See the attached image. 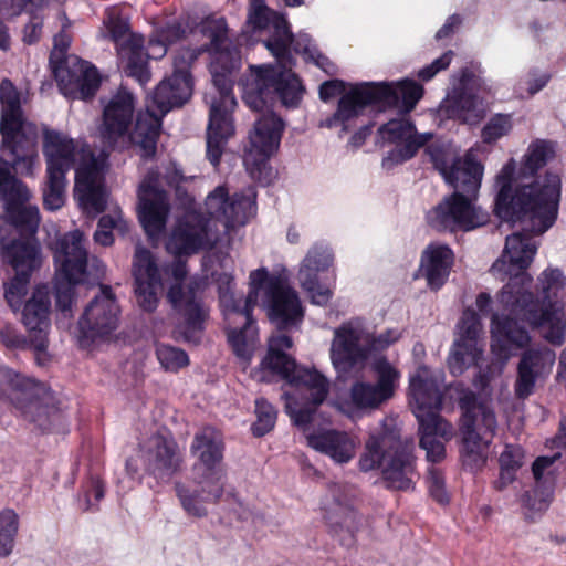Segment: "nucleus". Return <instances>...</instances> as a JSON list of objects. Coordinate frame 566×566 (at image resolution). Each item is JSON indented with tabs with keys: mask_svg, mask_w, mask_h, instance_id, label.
I'll use <instances>...</instances> for the list:
<instances>
[{
	"mask_svg": "<svg viewBox=\"0 0 566 566\" xmlns=\"http://www.w3.org/2000/svg\"><path fill=\"white\" fill-rule=\"evenodd\" d=\"M484 81L472 70L465 67L451 77V88L439 106L441 116L474 124L484 114L481 93Z\"/></svg>",
	"mask_w": 566,
	"mask_h": 566,
	"instance_id": "f3484780",
	"label": "nucleus"
},
{
	"mask_svg": "<svg viewBox=\"0 0 566 566\" xmlns=\"http://www.w3.org/2000/svg\"><path fill=\"white\" fill-rule=\"evenodd\" d=\"M524 452L518 446H506L500 455V468L517 471L523 464Z\"/></svg>",
	"mask_w": 566,
	"mask_h": 566,
	"instance_id": "4d7b16f0",
	"label": "nucleus"
},
{
	"mask_svg": "<svg viewBox=\"0 0 566 566\" xmlns=\"http://www.w3.org/2000/svg\"><path fill=\"white\" fill-rule=\"evenodd\" d=\"M133 276L138 305L146 312L155 311L164 289L163 280L153 253L142 245L135 250Z\"/></svg>",
	"mask_w": 566,
	"mask_h": 566,
	"instance_id": "2f4dec72",
	"label": "nucleus"
},
{
	"mask_svg": "<svg viewBox=\"0 0 566 566\" xmlns=\"http://www.w3.org/2000/svg\"><path fill=\"white\" fill-rule=\"evenodd\" d=\"M378 133L382 140L396 144L382 159L386 169L412 158L433 136L431 133L418 134L415 125L405 117L389 120L379 127Z\"/></svg>",
	"mask_w": 566,
	"mask_h": 566,
	"instance_id": "cd10ccee",
	"label": "nucleus"
},
{
	"mask_svg": "<svg viewBox=\"0 0 566 566\" xmlns=\"http://www.w3.org/2000/svg\"><path fill=\"white\" fill-rule=\"evenodd\" d=\"M368 329L359 318L343 323L334 329L331 359L335 369L347 373L369 357Z\"/></svg>",
	"mask_w": 566,
	"mask_h": 566,
	"instance_id": "5701e85b",
	"label": "nucleus"
},
{
	"mask_svg": "<svg viewBox=\"0 0 566 566\" xmlns=\"http://www.w3.org/2000/svg\"><path fill=\"white\" fill-rule=\"evenodd\" d=\"M134 113V95L125 87L118 88L104 104L99 136L106 146L111 148L120 147L129 140L140 155V148L132 140L134 130L128 135Z\"/></svg>",
	"mask_w": 566,
	"mask_h": 566,
	"instance_id": "a878e982",
	"label": "nucleus"
},
{
	"mask_svg": "<svg viewBox=\"0 0 566 566\" xmlns=\"http://www.w3.org/2000/svg\"><path fill=\"white\" fill-rule=\"evenodd\" d=\"M138 214L140 223L150 240L157 239L165 230L170 211L169 198L159 187V174L150 170L138 187Z\"/></svg>",
	"mask_w": 566,
	"mask_h": 566,
	"instance_id": "bb28decb",
	"label": "nucleus"
},
{
	"mask_svg": "<svg viewBox=\"0 0 566 566\" xmlns=\"http://www.w3.org/2000/svg\"><path fill=\"white\" fill-rule=\"evenodd\" d=\"M475 198L453 192L427 212L428 224L437 231H470L488 222L489 214Z\"/></svg>",
	"mask_w": 566,
	"mask_h": 566,
	"instance_id": "aec40b11",
	"label": "nucleus"
},
{
	"mask_svg": "<svg viewBox=\"0 0 566 566\" xmlns=\"http://www.w3.org/2000/svg\"><path fill=\"white\" fill-rule=\"evenodd\" d=\"M42 148L46 164L44 207L54 211L64 205L66 174L80 161L75 170L74 198L86 214L103 212L108 198L105 187L106 155L95 156L88 147L80 148L69 135L48 127L43 129Z\"/></svg>",
	"mask_w": 566,
	"mask_h": 566,
	"instance_id": "39448f33",
	"label": "nucleus"
},
{
	"mask_svg": "<svg viewBox=\"0 0 566 566\" xmlns=\"http://www.w3.org/2000/svg\"><path fill=\"white\" fill-rule=\"evenodd\" d=\"M248 21L253 29L268 32L262 43L275 57L274 64L251 65L249 73L239 82L242 98L251 109L262 111L275 98L285 107L300 104L304 90L292 71V52L313 62L325 73L336 74V65L318 52L311 38L305 33L293 36L285 18L270 10L264 0H251Z\"/></svg>",
	"mask_w": 566,
	"mask_h": 566,
	"instance_id": "7ed1b4c3",
	"label": "nucleus"
},
{
	"mask_svg": "<svg viewBox=\"0 0 566 566\" xmlns=\"http://www.w3.org/2000/svg\"><path fill=\"white\" fill-rule=\"evenodd\" d=\"M553 154L549 143L536 140L528 146L517 174L513 159L502 167L495 178L494 208L501 220L528 222L535 234L544 233L554 224L560 199L559 176L548 172L534 179Z\"/></svg>",
	"mask_w": 566,
	"mask_h": 566,
	"instance_id": "20e7f679",
	"label": "nucleus"
},
{
	"mask_svg": "<svg viewBox=\"0 0 566 566\" xmlns=\"http://www.w3.org/2000/svg\"><path fill=\"white\" fill-rule=\"evenodd\" d=\"M142 450L146 470L156 479L168 480L181 467L180 450L170 437L154 434L142 446Z\"/></svg>",
	"mask_w": 566,
	"mask_h": 566,
	"instance_id": "72a5a7b5",
	"label": "nucleus"
},
{
	"mask_svg": "<svg viewBox=\"0 0 566 566\" xmlns=\"http://www.w3.org/2000/svg\"><path fill=\"white\" fill-rule=\"evenodd\" d=\"M537 252V243L528 233L516 232L506 237L502 255L491 271L501 280L509 279L499 295V302L509 315L494 313L491 321L492 352L501 364L480 370L475 386L485 390L491 379L500 375L511 356V348L525 347L531 337L524 325L539 327L549 343L560 345L565 340L566 316L563 310L565 277L558 269H547L538 276L541 300L530 292L532 277L526 270Z\"/></svg>",
	"mask_w": 566,
	"mask_h": 566,
	"instance_id": "f03ea898",
	"label": "nucleus"
},
{
	"mask_svg": "<svg viewBox=\"0 0 566 566\" xmlns=\"http://www.w3.org/2000/svg\"><path fill=\"white\" fill-rule=\"evenodd\" d=\"M69 39L62 32L54 36L50 63L61 93L72 99L91 98L99 87V75L95 66L77 57H65Z\"/></svg>",
	"mask_w": 566,
	"mask_h": 566,
	"instance_id": "dca6fc26",
	"label": "nucleus"
},
{
	"mask_svg": "<svg viewBox=\"0 0 566 566\" xmlns=\"http://www.w3.org/2000/svg\"><path fill=\"white\" fill-rule=\"evenodd\" d=\"M0 193L7 200V217L21 233L35 234L40 224L38 206L30 205L32 197L28 187L10 174L7 164H0ZM4 221L0 217V242L6 238Z\"/></svg>",
	"mask_w": 566,
	"mask_h": 566,
	"instance_id": "6ab92c4d",
	"label": "nucleus"
},
{
	"mask_svg": "<svg viewBox=\"0 0 566 566\" xmlns=\"http://www.w3.org/2000/svg\"><path fill=\"white\" fill-rule=\"evenodd\" d=\"M333 261L331 249L324 243H316L301 262L297 279L315 305L325 306L333 297V290L318 282V274L328 270Z\"/></svg>",
	"mask_w": 566,
	"mask_h": 566,
	"instance_id": "c756f323",
	"label": "nucleus"
},
{
	"mask_svg": "<svg viewBox=\"0 0 566 566\" xmlns=\"http://www.w3.org/2000/svg\"><path fill=\"white\" fill-rule=\"evenodd\" d=\"M198 31L209 39V44L197 49L184 48L174 57V72L155 88L146 109L137 114L132 140L140 148L145 160L156 155L161 117L174 107L182 106L192 94L189 69L205 51L211 55L210 73L214 92L206 94L210 105L207 128V158L217 167L228 139L234 134L232 112L237 101L232 94L233 73L241 65L240 53L230 48L226 20L207 19Z\"/></svg>",
	"mask_w": 566,
	"mask_h": 566,
	"instance_id": "f257e3e1",
	"label": "nucleus"
},
{
	"mask_svg": "<svg viewBox=\"0 0 566 566\" xmlns=\"http://www.w3.org/2000/svg\"><path fill=\"white\" fill-rule=\"evenodd\" d=\"M413 451V441L402 440L395 418L386 417L369 432L358 465L364 472L381 468L388 488L407 491L418 476Z\"/></svg>",
	"mask_w": 566,
	"mask_h": 566,
	"instance_id": "9b49d317",
	"label": "nucleus"
},
{
	"mask_svg": "<svg viewBox=\"0 0 566 566\" xmlns=\"http://www.w3.org/2000/svg\"><path fill=\"white\" fill-rule=\"evenodd\" d=\"M512 129L511 115L497 114L493 116L482 130V138L485 143H493L509 134Z\"/></svg>",
	"mask_w": 566,
	"mask_h": 566,
	"instance_id": "09e8293b",
	"label": "nucleus"
},
{
	"mask_svg": "<svg viewBox=\"0 0 566 566\" xmlns=\"http://www.w3.org/2000/svg\"><path fill=\"white\" fill-rule=\"evenodd\" d=\"M4 256L15 271V276L6 285L4 297L11 308L20 307L27 294L30 274L41 265V249L34 234L12 241Z\"/></svg>",
	"mask_w": 566,
	"mask_h": 566,
	"instance_id": "4be33fe9",
	"label": "nucleus"
},
{
	"mask_svg": "<svg viewBox=\"0 0 566 566\" xmlns=\"http://www.w3.org/2000/svg\"><path fill=\"white\" fill-rule=\"evenodd\" d=\"M562 457V452H556L553 455L538 457L532 465V472L535 481L537 483H546L547 475L552 474V465L555 463L556 460L560 459Z\"/></svg>",
	"mask_w": 566,
	"mask_h": 566,
	"instance_id": "5fc2aeb1",
	"label": "nucleus"
},
{
	"mask_svg": "<svg viewBox=\"0 0 566 566\" xmlns=\"http://www.w3.org/2000/svg\"><path fill=\"white\" fill-rule=\"evenodd\" d=\"M250 291L244 300L243 308L237 313L224 314L227 319L241 318L242 328L228 332V339L233 352L243 360H249L254 349L256 327L253 323L252 311L263 292L262 304L268 310L269 317L279 329L297 325L303 318V308L297 293L289 285L283 274H270L265 268L250 273Z\"/></svg>",
	"mask_w": 566,
	"mask_h": 566,
	"instance_id": "0eeeda50",
	"label": "nucleus"
},
{
	"mask_svg": "<svg viewBox=\"0 0 566 566\" xmlns=\"http://www.w3.org/2000/svg\"><path fill=\"white\" fill-rule=\"evenodd\" d=\"M50 305L49 291L41 286L34 290L23 308V323L29 329L30 342L38 354L45 352L48 347Z\"/></svg>",
	"mask_w": 566,
	"mask_h": 566,
	"instance_id": "c9c22d12",
	"label": "nucleus"
},
{
	"mask_svg": "<svg viewBox=\"0 0 566 566\" xmlns=\"http://www.w3.org/2000/svg\"><path fill=\"white\" fill-rule=\"evenodd\" d=\"M516 479V471L506 468H500L499 479L494 482L496 490L502 491Z\"/></svg>",
	"mask_w": 566,
	"mask_h": 566,
	"instance_id": "e2e57ef3",
	"label": "nucleus"
},
{
	"mask_svg": "<svg viewBox=\"0 0 566 566\" xmlns=\"http://www.w3.org/2000/svg\"><path fill=\"white\" fill-rule=\"evenodd\" d=\"M400 337V332L398 329L391 328L387 329L384 333H380L378 335H373L368 331V347H369V354H373L374 352H380L394 344L396 340H398Z\"/></svg>",
	"mask_w": 566,
	"mask_h": 566,
	"instance_id": "6e6d98bb",
	"label": "nucleus"
},
{
	"mask_svg": "<svg viewBox=\"0 0 566 566\" xmlns=\"http://www.w3.org/2000/svg\"><path fill=\"white\" fill-rule=\"evenodd\" d=\"M167 53V44L157 35L153 36L148 42L147 53L144 52L146 66L148 69V59H160Z\"/></svg>",
	"mask_w": 566,
	"mask_h": 566,
	"instance_id": "680f3d73",
	"label": "nucleus"
},
{
	"mask_svg": "<svg viewBox=\"0 0 566 566\" xmlns=\"http://www.w3.org/2000/svg\"><path fill=\"white\" fill-rule=\"evenodd\" d=\"M255 415L256 421L252 424V432L255 437H262L273 429L276 411L264 399H258L255 401Z\"/></svg>",
	"mask_w": 566,
	"mask_h": 566,
	"instance_id": "49530a36",
	"label": "nucleus"
},
{
	"mask_svg": "<svg viewBox=\"0 0 566 566\" xmlns=\"http://www.w3.org/2000/svg\"><path fill=\"white\" fill-rule=\"evenodd\" d=\"M452 264V250L446 244L431 243L422 252L419 274L437 291L447 282Z\"/></svg>",
	"mask_w": 566,
	"mask_h": 566,
	"instance_id": "ea45409f",
	"label": "nucleus"
},
{
	"mask_svg": "<svg viewBox=\"0 0 566 566\" xmlns=\"http://www.w3.org/2000/svg\"><path fill=\"white\" fill-rule=\"evenodd\" d=\"M10 48V35L8 32V28L0 22V49L8 50Z\"/></svg>",
	"mask_w": 566,
	"mask_h": 566,
	"instance_id": "338daca9",
	"label": "nucleus"
},
{
	"mask_svg": "<svg viewBox=\"0 0 566 566\" xmlns=\"http://www.w3.org/2000/svg\"><path fill=\"white\" fill-rule=\"evenodd\" d=\"M61 0H8L7 6L11 15L20 14L28 4L38 10L49 9L51 6L59 4Z\"/></svg>",
	"mask_w": 566,
	"mask_h": 566,
	"instance_id": "bf43d9fd",
	"label": "nucleus"
},
{
	"mask_svg": "<svg viewBox=\"0 0 566 566\" xmlns=\"http://www.w3.org/2000/svg\"><path fill=\"white\" fill-rule=\"evenodd\" d=\"M256 193L249 187L229 196L224 185L208 193L203 211H188L178 220L166 248L176 255H189L209 249L220 238V233L244 226L256 211Z\"/></svg>",
	"mask_w": 566,
	"mask_h": 566,
	"instance_id": "423d86ee",
	"label": "nucleus"
},
{
	"mask_svg": "<svg viewBox=\"0 0 566 566\" xmlns=\"http://www.w3.org/2000/svg\"><path fill=\"white\" fill-rule=\"evenodd\" d=\"M475 395L471 391H465L460 397V407L463 410L462 418V458L465 465L471 469L481 467L485 459L484 452L488 449L492 437H489L484 431L480 433L475 426V421L471 419L470 412L473 410Z\"/></svg>",
	"mask_w": 566,
	"mask_h": 566,
	"instance_id": "f704fd0d",
	"label": "nucleus"
},
{
	"mask_svg": "<svg viewBox=\"0 0 566 566\" xmlns=\"http://www.w3.org/2000/svg\"><path fill=\"white\" fill-rule=\"evenodd\" d=\"M426 151L446 182L454 188V192L476 199L483 177V166L472 151H468L462 158L458 157L450 147L431 145Z\"/></svg>",
	"mask_w": 566,
	"mask_h": 566,
	"instance_id": "a211bd4d",
	"label": "nucleus"
},
{
	"mask_svg": "<svg viewBox=\"0 0 566 566\" xmlns=\"http://www.w3.org/2000/svg\"><path fill=\"white\" fill-rule=\"evenodd\" d=\"M473 410L470 412L471 419L475 421V426L480 424L484 428L483 431L489 434V437L494 436L495 429L497 426L495 413L488 406L478 403L475 399Z\"/></svg>",
	"mask_w": 566,
	"mask_h": 566,
	"instance_id": "8fccbe9b",
	"label": "nucleus"
},
{
	"mask_svg": "<svg viewBox=\"0 0 566 566\" xmlns=\"http://www.w3.org/2000/svg\"><path fill=\"white\" fill-rule=\"evenodd\" d=\"M428 489L430 495L440 504L449 502V495L444 485V478L438 468L430 467L428 470Z\"/></svg>",
	"mask_w": 566,
	"mask_h": 566,
	"instance_id": "3c124183",
	"label": "nucleus"
},
{
	"mask_svg": "<svg viewBox=\"0 0 566 566\" xmlns=\"http://www.w3.org/2000/svg\"><path fill=\"white\" fill-rule=\"evenodd\" d=\"M24 135V129L13 133V138L10 144L2 138L3 149L12 155V160L11 163L0 160V164H7L9 166L10 174L13 177L14 175L12 174V169L18 174L32 176L38 160V155L35 153L36 127H33L32 143L27 144Z\"/></svg>",
	"mask_w": 566,
	"mask_h": 566,
	"instance_id": "a19ab883",
	"label": "nucleus"
},
{
	"mask_svg": "<svg viewBox=\"0 0 566 566\" xmlns=\"http://www.w3.org/2000/svg\"><path fill=\"white\" fill-rule=\"evenodd\" d=\"M306 441L312 449L338 464L348 463L357 447V442L347 432L335 429L307 433Z\"/></svg>",
	"mask_w": 566,
	"mask_h": 566,
	"instance_id": "58836bf2",
	"label": "nucleus"
},
{
	"mask_svg": "<svg viewBox=\"0 0 566 566\" xmlns=\"http://www.w3.org/2000/svg\"><path fill=\"white\" fill-rule=\"evenodd\" d=\"M549 505V495L541 496L537 499L536 492L534 495L526 493L523 496V507L526 518L535 520L538 515L547 510Z\"/></svg>",
	"mask_w": 566,
	"mask_h": 566,
	"instance_id": "864d4df0",
	"label": "nucleus"
},
{
	"mask_svg": "<svg viewBox=\"0 0 566 566\" xmlns=\"http://www.w3.org/2000/svg\"><path fill=\"white\" fill-rule=\"evenodd\" d=\"M377 382L357 381L350 388L353 406L361 410H374L394 396L400 374L386 360L374 363Z\"/></svg>",
	"mask_w": 566,
	"mask_h": 566,
	"instance_id": "7c9ffc66",
	"label": "nucleus"
},
{
	"mask_svg": "<svg viewBox=\"0 0 566 566\" xmlns=\"http://www.w3.org/2000/svg\"><path fill=\"white\" fill-rule=\"evenodd\" d=\"M0 101L2 104L0 120L2 138L10 144L13 133L24 129L25 143H32L33 127L35 126L23 118L19 93L8 80H3L0 84Z\"/></svg>",
	"mask_w": 566,
	"mask_h": 566,
	"instance_id": "4c0bfd02",
	"label": "nucleus"
},
{
	"mask_svg": "<svg viewBox=\"0 0 566 566\" xmlns=\"http://www.w3.org/2000/svg\"><path fill=\"white\" fill-rule=\"evenodd\" d=\"M190 449L198 458L193 467L197 485L176 482L175 491L186 514L201 518L208 515L209 505L217 503L224 491L222 437L211 427L203 428L196 433Z\"/></svg>",
	"mask_w": 566,
	"mask_h": 566,
	"instance_id": "9d476101",
	"label": "nucleus"
},
{
	"mask_svg": "<svg viewBox=\"0 0 566 566\" xmlns=\"http://www.w3.org/2000/svg\"><path fill=\"white\" fill-rule=\"evenodd\" d=\"M156 35L168 46L186 35V28L180 23L167 24L165 28L158 30Z\"/></svg>",
	"mask_w": 566,
	"mask_h": 566,
	"instance_id": "052dcab7",
	"label": "nucleus"
},
{
	"mask_svg": "<svg viewBox=\"0 0 566 566\" xmlns=\"http://www.w3.org/2000/svg\"><path fill=\"white\" fill-rule=\"evenodd\" d=\"M126 229L127 223L123 218L120 209L117 206H114L107 214L101 217L97 230L94 233V240L101 245H111L114 240L112 230L124 232Z\"/></svg>",
	"mask_w": 566,
	"mask_h": 566,
	"instance_id": "37998d69",
	"label": "nucleus"
},
{
	"mask_svg": "<svg viewBox=\"0 0 566 566\" xmlns=\"http://www.w3.org/2000/svg\"><path fill=\"white\" fill-rule=\"evenodd\" d=\"M452 56L453 52L447 51L440 57L436 59L431 64L419 70V78L424 82L431 80L438 72L446 70L450 65Z\"/></svg>",
	"mask_w": 566,
	"mask_h": 566,
	"instance_id": "13d9d810",
	"label": "nucleus"
},
{
	"mask_svg": "<svg viewBox=\"0 0 566 566\" xmlns=\"http://www.w3.org/2000/svg\"><path fill=\"white\" fill-rule=\"evenodd\" d=\"M218 291L220 304L223 307L224 314L227 313H237L238 311L243 308L244 301L238 300L232 292V283L233 279L230 274L223 273L219 275L218 280Z\"/></svg>",
	"mask_w": 566,
	"mask_h": 566,
	"instance_id": "de8ad7c7",
	"label": "nucleus"
},
{
	"mask_svg": "<svg viewBox=\"0 0 566 566\" xmlns=\"http://www.w3.org/2000/svg\"><path fill=\"white\" fill-rule=\"evenodd\" d=\"M461 23V18L457 14L449 17L446 23L438 30L436 38L438 40L444 39L449 36L454 28H457Z\"/></svg>",
	"mask_w": 566,
	"mask_h": 566,
	"instance_id": "0e129e2a",
	"label": "nucleus"
},
{
	"mask_svg": "<svg viewBox=\"0 0 566 566\" xmlns=\"http://www.w3.org/2000/svg\"><path fill=\"white\" fill-rule=\"evenodd\" d=\"M119 312L112 289L102 286L78 319L80 344L88 346L91 343L108 339L118 327Z\"/></svg>",
	"mask_w": 566,
	"mask_h": 566,
	"instance_id": "412c9836",
	"label": "nucleus"
},
{
	"mask_svg": "<svg viewBox=\"0 0 566 566\" xmlns=\"http://www.w3.org/2000/svg\"><path fill=\"white\" fill-rule=\"evenodd\" d=\"M51 249L56 269V307L64 318H71L74 286L86 282L90 277H102L105 266L96 258L88 259L84 234L80 230L64 233Z\"/></svg>",
	"mask_w": 566,
	"mask_h": 566,
	"instance_id": "ddd939ff",
	"label": "nucleus"
},
{
	"mask_svg": "<svg viewBox=\"0 0 566 566\" xmlns=\"http://www.w3.org/2000/svg\"><path fill=\"white\" fill-rule=\"evenodd\" d=\"M292 345V339L286 335L272 336L262 366L294 387L293 392H284L285 409L294 424L305 428L313 421L317 407L326 399L329 382L317 370L298 367L285 353Z\"/></svg>",
	"mask_w": 566,
	"mask_h": 566,
	"instance_id": "1a4fd4ad",
	"label": "nucleus"
},
{
	"mask_svg": "<svg viewBox=\"0 0 566 566\" xmlns=\"http://www.w3.org/2000/svg\"><path fill=\"white\" fill-rule=\"evenodd\" d=\"M357 490L354 485L334 482L327 486L321 499L319 510L331 526H339L353 532L357 520L354 507Z\"/></svg>",
	"mask_w": 566,
	"mask_h": 566,
	"instance_id": "473e14b6",
	"label": "nucleus"
},
{
	"mask_svg": "<svg viewBox=\"0 0 566 566\" xmlns=\"http://www.w3.org/2000/svg\"><path fill=\"white\" fill-rule=\"evenodd\" d=\"M20 518L13 509L0 511V557H8L15 546Z\"/></svg>",
	"mask_w": 566,
	"mask_h": 566,
	"instance_id": "79ce46f5",
	"label": "nucleus"
},
{
	"mask_svg": "<svg viewBox=\"0 0 566 566\" xmlns=\"http://www.w3.org/2000/svg\"><path fill=\"white\" fill-rule=\"evenodd\" d=\"M559 376L566 382V348L563 350L559 358Z\"/></svg>",
	"mask_w": 566,
	"mask_h": 566,
	"instance_id": "774afa93",
	"label": "nucleus"
},
{
	"mask_svg": "<svg viewBox=\"0 0 566 566\" xmlns=\"http://www.w3.org/2000/svg\"><path fill=\"white\" fill-rule=\"evenodd\" d=\"M25 387L29 390L23 391V398L19 400L22 413L43 431L53 430L55 423L61 422L62 415L56 407L51 405V395L44 392L43 388L32 380H27Z\"/></svg>",
	"mask_w": 566,
	"mask_h": 566,
	"instance_id": "e433bc0d",
	"label": "nucleus"
},
{
	"mask_svg": "<svg viewBox=\"0 0 566 566\" xmlns=\"http://www.w3.org/2000/svg\"><path fill=\"white\" fill-rule=\"evenodd\" d=\"M156 357L160 366L167 371H178L189 364L185 350L168 344L156 345Z\"/></svg>",
	"mask_w": 566,
	"mask_h": 566,
	"instance_id": "a18cd8bd",
	"label": "nucleus"
},
{
	"mask_svg": "<svg viewBox=\"0 0 566 566\" xmlns=\"http://www.w3.org/2000/svg\"><path fill=\"white\" fill-rule=\"evenodd\" d=\"M283 130V120L273 113L263 114L255 120L249 136L250 147L243 158L253 178H260L266 170L270 157L279 149Z\"/></svg>",
	"mask_w": 566,
	"mask_h": 566,
	"instance_id": "b1692460",
	"label": "nucleus"
},
{
	"mask_svg": "<svg viewBox=\"0 0 566 566\" xmlns=\"http://www.w3.org/2000/svg\"><path fill=\"white\" fill-rule=\"evenodd\" d=\"M340 95L336 112L319 124L326 128L339 127L346 133L352 123L371 105L381 109L396 107L401 113H410L423 95L422 85L413 80L398 82H363L347 84L342 80L325 81L319 86V98L324 102Z\"/></svg>",
	"mask_w": 566,
	"mask_h": 566,
	"instance_id": "6e6552de",
	"label": "nucleus"
},
{
	"mask_svg": "<svg viewBox=\"0 0 566 566\" xmlns=\"http://www.w3.org/2000/svg\"><path fill=\"white\" fill-rule=\"evenodd\" d=\"M556 354L548 347L530 348L522 353L517 364L514 394L524 400L534 394L538 385L544 384L553 371Z\"/></svg>",
	"mask_w": 566,
	"mask_h": 566,
	"instance_id": "c85d7f7f",
	"label": "nucleus"
},
{
	"mask_svg": "<svg viewBox=\"0 0 566 566\" xmlns=\"http://www.w3.org/2000/svg\"><path fill=\"white\" fill-rule=\"evenodd\" d=\"M48 11L46 14L39 13L36 10L31 11V17L29 22L23 29V42L27 44H33L40 40L43 33V22L44 19L49 17L51 9H45Z\"/></svg>",
	"mask_w": 566,
	"mask_h": 566,
	"instance_id": "603ef678",
	"label": "nucleus"
},
{
	"mask_svg": "<svg viewBox=\"0 0 566 566\" xmlns=\"http://www.w3.org/2000/svg\"><path fill=\"white\" fill-rule=\"evenodd\" d=\"M551 74L547 71L538 69L530 70L518 80L515 86V93L521 97H532L542 91L549 82Z\"/></svg>",
	"mask_w": 566,
	"mask_h": 566,
	"instance_id": "c03bdc74",
	"label": "nucleus"
},
{
	"mask_svg": "<svg viewBox=\"0 0 566 566\" xmlns=\"http://www.w3.org/2000/svg\"><path fill=\"white\" fill-rule=\"evenodd\" d=\"M104 25L106 32L103 36L115 43L118 57L125 64L126 74L135 77L142 85L147 84L150 71L147 70L144 56V39L130 33L126 21L119 17L108 15Z\"/></svg>",
	"mask_w": 566,
	"mask_h": 566,
	"instance_id": "393cba45",
	"label": "nucleus"
},
{
	"mask_svg": "<svg viewBox=\"0 0 566 566\" xmlns=\"http://www.w3.org/2000/svg\"><path fill=\"white\" fill-rule=\"evenodd\" d=\"M491 303L490 294L482 292L475 301L479 314L470 307L463 311L458 323V338L448 357V366L452 375H462L471 366L480 367L484 347L480 317L490 313Z\"/></svg>",
	"mask_w": 566,
	"mask_h": 566,
	"instance_id": "2eb2a0df",
	"label": "nucleus"
},
{
	"mask_svg": "<svg viewBox=\"0 0 566 566\" xmlns=\"http://www.w3.org/2000/svg\"><path fill=\"white\" fill-rule=\"evenodd\" d=\"M163 271L170 282L167 294L168 301L184 318L178 326V332L186 342L197 344L207 316L206 310L197 295L201 282L193 280L184 285L188 271L186 263L181 260L174 261Z\"/></svg>",
	"mask_w": 566,
	"mask_h": 566,
	"instance_id": "4468645a",
	"label": "nucleus"
},
{
	"mask_svg": "<svg viewBox=\"0 0 566 566\" xmlns=\"http://www.w3.org/2000/svg\"><path fill=\"white\" fill-rule=\"evenodd\" d=\"M166 179L167 182L171 186L176 185L178 186L181 181H184L186 178L184 177L181 170L175 165L171 164L166 171Z\"/></svg>",
	"mask_w": 566,
	"mask_h": 566,
	"instance_id": "69168bd1",
	"label": "nucleus"
},
{
	"mask_svg": "<svg viewBox=\"0 0 566 566\" xmlns=\"http://www.w3.org/2000/svg\"><path fill=\"white\" fill-rule=\"evenodd\" d=\"M409 391L419 423L420 447L429 462H441L446 458V443L453 438L454 430L439 415L442 394L438 378L427 367H419L410 378Z\"/></svg>",
	"mask_w": 566,
	"mask_h": 566,
	"instance_id": "f8f14e48",
	"label": "nucleus"
}]
</instances>
